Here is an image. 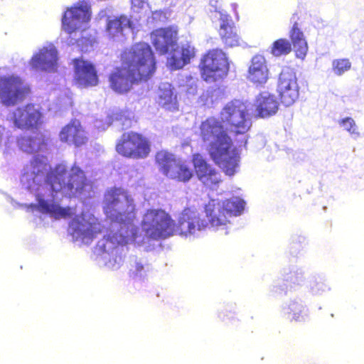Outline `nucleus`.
<instances>
[{"label":"nucleus","instance_id":"f257e3e1","mask_svg":"<svg viewBox=\"0 0 364 364\" xmlns=\"http://www.w3.org/2000/svg\"><path fill=\"white\" fill-rule=\"evenodd\" d=\"M120 63L108 75L109 87L120 95L129 92L134 85L147 82L156 71L154 54L146 43H134L124 49Z\"/></svg>","mask_w":364,"mask_h":364},{"label":"nucleus","instance_id":"f03ea898","mask_svg":"<svg viewBox=\"0 0 364 364\" xmlns=\"http://www.w3.org/2000/svg\"><path fill=\"white\" fill-rule=\"evenodd\" d=\"M200 137L214 162L228 176H233L239 166L240 155L221 119L209 117L200 124Z\"/></svg>","mask_w":364,"mask_h":364},{"label":"nucleus","instance_id":"7ed1b4c3","mask_svg":"<svg viewBox=\"0 0 364 364\" xmlns=\"http://www.w3.org/2000/svg\"><path fill=\"white\" fill-rule=\"evenodd\" d=\"M68 167L63 164H59L50 169L46 176V183L50 186L53 192H61L65 196L72 198L81 195L85 188L89 186V181L84 171L74 163L68 176Z\"/></svg>","mask_w":364,"mask_h":364},{"label":"nucleus","instance_id":"20e7f679","mask_svg":"<svg viewBox=\"0 0 364 364\" xmlns=\"http://www.w3.org/2000/svg\"><path fill=\"white\" fill-rule=\"evenodd\" d=\"M103 210L112 221L129 228L136 218V208L133 198L121 187L107 189L103 198Z\"/></svg>","mask_w":364,"mask_h":364},{"label":"nucleus","instance_id":"39448f33","mask_svg":"<svg viewBox=\"0 0 364 364\" xmlns=\"http://www.w3.org/2000/svg\"><path fill=\"white\" fill-rule=\"evenodd\" d=\"M198 69L201 78L206 82L223 80L229 72L228 58L222 49H210L200 58Z\"/></svg>","mask_w":364,"mask_h":364},{"label":"nucleus","instance_id":"423d86ee","mask_svg":"<svg viewBox=\"0 0 364 364\" xmlns=\"http://www.w3.org/2000/svg\"><path fill=\"white\" fill-rule=\"evenodd\" d=\"M146 235L153 240H163L174 235V220L165 210L148 209L141 223Z\"/></svg>","mask_w":364,"mask_h":364},{"label":"nucleus","instance_id":"0eeeda50","mask_svg":"<svg viewBox=\"0 0 364 364\" xmlns=\"http://www.w3.org/2000/svg\"><path fill=\"white\" fill-rule=\"evenodd\" d=\"M115 151L125 159H144L151 153V144L142 133L129 131L122 133L116 141Z\"/></svg>","mask_w":364,"mask_h":364},{"label":"nucleus","instance_id":"6e6552de","mask_svg":"<svg viewBox=\"0 0 364 364\" xmlns=\"http://www.w3.org/2000/svg\"><path fill=\"white\" fill-rule=\"evenodd\" d=\"M245 208V201L233 197L222 202L210 199L205 205V213L213 228H219L229 223V218L240 215Z\"/></svg>","mask_w":364,"mask_h":364},{"label":"nucleus","instance_id":"1a4fd4ad","mask_svg":"<svg viewBox=\"0 0 364 364\" xmlns=\"http://www.w3.org/2000/svg\"><path fill=\"white\" fill-rule=\"evenodd\" d=\"M220 117L223 124L235 135L245 134L252 126L245 105L238 100L228 102L221 109Z\"/></svg>","mask_w":364,"mask_h":364},{"label":"nucleus","instance_id":"9d476101","mask_svg":"<svg viewBox=\"0 0 364 364\" xmlns=\"http://www.w3.org/2000/svg\"><path fill=\"white\" fill-rule=\"evenodd\" d=\"M31 92L30 87L18 76L0 77V101L6 106H14L24 101Z\"/></svg>","mask_w":364,"mask_h":364},{"label":"nucleus","instance_id":"9b49d317","mask_svg":"<svg viewBox=\"0 0 364 364\" xmlns=\"http://www.w3.org/2000/svg\"><path fill=\"white\" fill-rule=\"evenodd\" d=\"M92 18V8L87 0L79 1L64 12L62 18V28L71 34L80 28L81 24L87 23Z\"/></svg>","mask_w":364,"mask_h":364},{"label":"nucleus","instance_id":"f8f14e48","mask_svg":"<svg viewBox=\"0 0 364 364\" xmlns=\"http://www.w3.org/2000/svg\"><path fill=\"white\" fill-rule=\"evenodd\" d=\"M299 88L293 68L285 67L279 76L277 92L281 102L285 106L293 105L299 97Z\"/></svg>","mask_w":364,"mask_h":364},{"label":"nucleus","instance_id":"ddd939ff","mask_svg":"<svg viewBox=\"0 0 364 364\" xmlns=\"http://www.w3.org/2000/svg\"><path fill=\"white\" fill-rule=\"evenodd\" d=\"M210 225L200 218L199 213L190 208H184L181 213L177 222L174 220V235L188 236L196 230H205Z\"/></svg>","mask_w":364,"mask_h":364},{"label":"nucleus","instance_id":"4468645a","mask_svg":"<svg viewBox=\"0 0 364 364\" xmlns=\"http://www.w3.org/2000/svg\"><path fill=\"white\" fill-rule=\"evenodd\" d=\"M43 114L33 104L16 108L12 114L14 125L20 129H38L42 123Z\"/></svg>","mask_w":364,"mask_h":364},{"label":"nucleus","instance_id":"2eb2a0df","mask_svg":"<svg viewBox=\"0 0 364 364\" xmlns=\"http://www.w3.org/2000/svg\"><path fill=\"white\" fill-rule=\"evenodd\" d=\"M74 81L80 87H94L98 85L99 78L95 65L82 58L73 59Z\"/></svg>","mask_w":364,"mask_h":364},{"label":"nucleus","instance_id":"dca6fc26","mask_svg":"<svg viewBox=\"0 0 364 364\" xmlns=\"http://www.w3.org/2000/svg\"><path fill=\"white\" fill-rule=\"evenodd\" d=\"M59 140L76 148L85 146L88 142L86 131L79 119H72L63 126L58 134Z\"/></svg>","mask_w":364,"mask_h":364},{"label":"nucleus","instance_id":"f3484780","mask_svg":"<svg viewBox=\"0 0 364 364\" xmlns=\"http://www.w3.org/2000/svg\"><path fill=\"white\" fill-rule=\"evenodd\" d=\"M151 38L156 50L160 54H166L177 43L178 28L170 26L157 28L151 33Z\"/></svg>","mask_w":364,"mask_h":364},{"label":"nucleus","instance_id":"a211bd4d","mask_svg":"<svg viewBox=\"0 0 364 364\" xmlns=\"http://www.w3.org/2000/svg\"><path fill=\"white\" fill-rule=\"evenodd\" d=\"M193 166L197 177L204 186L213 188L221 181L219 173L199 154L193 156Z\"/></svg>","mask_w":364,"mask_h":364},{"label":"nucleus","instance_id":"6ab92c4d","mask_svg":"<svg viewBox=\"0 0 364 364\" xmlns=\"http://www.w3.org/2000/svg\"><path fill=\"white\" fill-rule=\"evenodd\" d=\"M73 233L82 240H92L102 232L101 225L96 219L86 220L83 215H77L71 223Z\"/></svg>","mask_w":364,"mask_h":364},{"label":"nucleus","instance_id":"aec40b11","mask_svg":"<svg viewBox=\"0 0 364 364\" xmlns=\"http://www.w3.org/2000/svg\"><path fill=\"white\" fill-rule=\"evenodd\" d=\"M269 73L265 58L262 55L257 54L251 59L247 79L257 86L262 85L267 82Z\"/></svg>","mask_w":364,"mask_h":364},{"label":"nucleus","instance_id":"412c9836","mask_svg":"<svg viewBox=\"0 0 364 364\" xmlns=\"http://www.w3.org/2000/svg\"><path fill=\"white\" fill-rule=\"evenodd\" d=\"M300 17L297 13H294L291 18L292 27L289 31V38L291 48L295 53L296 58L304 59L308 52V44L304 33L299 28Z\"/></svg>","mask_w":364,"mask_h":364},{"label":"nucleus","instance_id":"4be33fe9","mask_svg":"<svg viewBox=\"0 0 364 364\" xmlns=\"http://www.w3.org/2000/svg\"><path fill=\"white\" fill-rule=\"evenodd\" d=\"M218 33L225 48L240 46L242 39L237 33L234 23L228 16H220Z\"/></svg>","mask_w":364,"mask_h":364},{"label":"nucleus","instance_id":"5701e85b","mask_svg":"<svg viewBox=\"0 0 364 364\" xmlns=\"http://www.w3.org/2000/svg\"><path fill=\"white\" fill-rule=\"evenodd\" d=\"M132 27L131 18L127 15L121 14L107 18L105 31L109 38H121L125 36V31Z\"/></svg>","mask_w":364,"mask_h":364},{"label":"nucleus","instance_id":"b1692460","mask_svg":"<svg viewBox=\"0 0 364 364\" xmlns=\"http://www.w3.org/2000/svg\"><path fill=\"white\" fill-rule=\"evenodd\" d=\"M195 57V47L190 43H186L173 50L168 63L171 70H179L190 63Z\"/></svg>","mask_w":364,"mask_h":364},{"label":"nucleus","instance_id":"393cba45","mask_svg":"<svg viewBox=\"0 0 364 364\" xmlns=\"http://www.w3.org/2000/svg\"><path fill=\"white\" fill-rule=\"evenodd\" d=\"M57 61L58 53L55 49L43 48L32 57L30 64L35 69L51 72L56 70Z\"/></svg>","mask_w":364,"mask_h":364},{"label":"nucleus","instance_id":"a878e982","mask_svg":"<svg viewBox=\"0 0 364 364\" xmlns=\"http://www.w3.org/2000/svg\"><path fill=\"white\" fill-rule=\"evenodd\" d=\"M255 105L257 115L263 118L275 114L279 109V103L275 97L267 92H262L257 97Z\"/></svg>","mask_w":364,"mask_h":364},{"label":"nucleus","instance_id":"bb28decb","mask_svg":"<svg viewBox=\"0 0 364 364\" xmlns=\"http://www.w3.org/2000/svg\"><path fill=\"white\" fill-rule=\"evenodd\" d=\"M38 209L43 213H48L55 219L66 218L71 215L69 207H60L56 203H50L43 198L38 200Z\"/></svg>","mask_w":364,"mask_h":364},{"label":"nucleus","instance_id":"cd10ccee","mask_svg":"<svg viewBox=\"0 0 364 364\" xmlns=\"http://www.w3.org/2000/svg\"><path fill=\"white\" fill-rule=\"evenodd\" d=\"M19 148L24 152L32 154L41 149L46 145L43 135L37 133L33 137L28 136H21L17 140Z\"/></svg>","mask_w":364,"mask_h":364},{"label":"nucleus","instance_id":"c85d7f7f","mask_svg":"<svg viewBox=\"0 0 364 364\" xmlns=\"http://www.w3.org/2000/svg\"><path fill=\"white\" fill-rule=\"evenodd\" d=\"M156 163L159 166L160 171L166 177L169 178L172 171L177 164L174 155L166 151H159L155 156Z\"/></svg>","mask_w":364,"mask_h":364},{"label":"nucleus","instance_id":"c756f323","mask_svg":"<svg viewBox=\"0 0 364 364\" xmlns=\"http://www.w3.org/2000/svg\"><path fill=\"white\" fill-rule=\"evenodd\" d=\"M193 171L184 163L178 162L169 178L176 181L186 183L193 177Z\"/></svg>","mask_w":364,"mask_h":364},{"label":"nucleus","instance_id":"7c9ffc66","mask_svg":"<svg viewBox=\"0 0 364 364\" xmlns=\"http://www.w3.org/2000/svg\"><path fill=\"white\" fill-rule=\"evenodd\" d=\"M291 50V43L284 38L274 41L270 47V53L274 57L287 55L289 54Z\"/></svg>","mask_w":364,"mask_h":364},{"label":"nucleus","instance_id":"2f4dec72","mask_svg":"<svg viewBox=\"0 0 364 364\" xmlns=\"http://www.w3.org/2000/svg\"><path fill=\"white\" fill-rule=\"evenodd\" d=\"M159 99V103L167 109H171L176 103V96L171 88L160 89Z\"/></svg>","mask_w":364,"mask_h":364},{"label":"nucleus","instance_id":"473e14b6","mask_svg":"<svg viewBox=\"0 0 364 364\" xmlns=\"http://www.w3.org/2000/svg\"><path fill=\"white\" fill-rule=\"evenodd\" d=\"M45 157L36 156L31 162L32 167V173L34 176H38L45 173L48 169V164L46 162Z\"/></svg>","mask_w":364,"mask_h":364},{"label":"nucleus","instance_id":"72a5a7b5","mask_svg":"<svg viewBox=\"0 0 364 364\" xmlns=\"http://www.w3.org/2000/svg\"><path fill=\"white\" fill-rule=\"evenodd\" d=\"M351 68V63L347 58L334 60L332 63V69L333 72L338 75L343 74Z\"/></svg>","mask_w":364,"mask_h":364},{"label":"nucleus","instance_id":"f704fd0d","mask_svg":"<svg viewBox=\"0 0 364 364\" xmlns=\"http://www.w3.org/2000/svg\"><path fill=\"white\" fill-rule=\"evenodd\" d=\"M171 14V11L167 9L156 10L151 12V18L154 22H165L166 21Z\"/></svg>","mask_w":364,"mask_h":364},{"label":"nucleus","instance_id":"c9c22d12","mask_svg":"<svg viewBox=\"0 0 364 364\" xmlns=\"http://www.w3.org/2000/svg\"><path fill=\"white\" fill-rule=\"evenodd\" d=\"M289 311L288 312L289 314H292V316L290 319L291 321H301L303 318L301 316V306L294 302L291 304L289 306Z\"/></svg>","mask_w":364,"mask_h":364},{"label":"nucleus","instance_id":"e433bc0d","mask_svg":"<svg viewBox=\"0 0 364 364\" xmlns=\"http://www.w3.org/2000/svg\"><path fill=\"white\" fill-rule=\"evenodd\" d=\"M339 124L342 125L344 129L351 134H358L357 132V127L354 120L350 117H346L341 119Z\"/></svg>","mask_w":364,"mask_h":364},{"label":"nucleus","instance_id":"4c0bfd02","mask_svg":"<svg viewBox=\"0 0 364 364\" xmlns=\"http://www.w3.org/2000/svg\"><path fill=\"white\" fill-rule=\"evenodd\" d=\"M95 43V39L92 35L82 36L77 40V43L81 47L82 51H87L89 47H92Z\"/></svg>","mask_w":364,"mask_h":364},{"label":"nucleus","instance_id":"58836bf2","mask_svg":"<svg viewBox=\"0 0 364 364\" xmlns=\"http://www.w3.org/2000/svg\"><path fill=\"white\" fill-rule=\"evenodd\" d=\"M143 269H144V264L141 262L136 261L134 262V264L132 266V267L129 270V274L131 277H136L139 274L141 273Z\"/></svg>","mask_w":364,"mask_h":364},{"label":"nucleus","instance_id":"ea45409f","mask_svg":"<svg viewBox=\"0 0 364 364\" xmlns=\"http://www.w3.org/2000/svg\"><path fill=\"white\" fill-rule=\"evenodd\" d=\"M145 0H132V3L139 7H141L144 4Z\"/></svg>","mask_w":364,"mask_h":364}]
</instances>
